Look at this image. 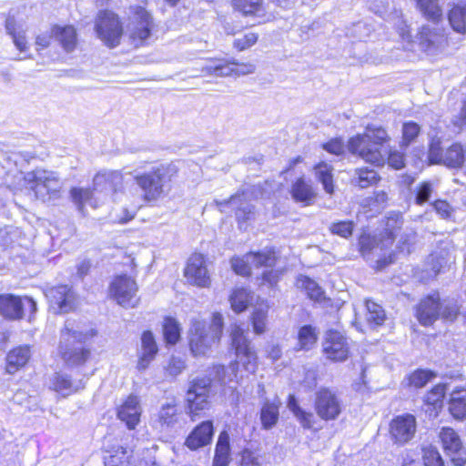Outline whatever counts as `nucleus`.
I'll use <instances>...</instances> for the list:
<instances>
[{
  "instance_id": "obj_1",
  "label": "nucleus",
  "mask_w": 466,
  "mask_h": 466,
  "mask_svg": "<svg viewBox=\"0 0 466 466\" xmlns=\"http://www.w3.org/2000/svg\"><path fill=\"white\" fill-rule=\"evenodd\" d=\"M94 336L92 329H83L75 320L66 321L61 330L58 353L67 367H80L89 360L91 351L83 343Z\"/></svg>"
},
{
  "instance_id": "obj_2",
  "label": "nucleus",
  "mask_w": 466,
  "mask_h": 466,
  "mask_svg": "<svg viewBox=\"0 0 466 466\" xmlns=\"http://www.w3.org/2000/svg\"><path fill=\"white\" fill-rule=\"evenodd\" d=\"M223 326V317L218 312L213 313L209 325H207L205 320L199 318L192 319L187 333L188 345L192 355L194 357L208 356L212 348L219 342Z\"/></svg>"
},
{
  "instance_id": "obj_3",
  "label": "nucleus",
  "mask_w": 466,
  "mask_h": 466,
  "mask_svg": "<svg viewBox=\"0 0 466 466\" xmlns=\"http://www.w3.org/2000/svg\"><path fill=\"white\" fill-rule=\"evenodd\" d=\"M178 168L173 163H158L150 170L134 176L147 201H156L171 189L172 180L177 176Z\"/></svg>"
},
{
  "instance_id": "obj_4",
  "label": "nucleus",
  "mask_w": 466,
  "mask_h": 466,
  "mask_svg": "<svg viewBox=\"0 0 466 466\" xmlns=\"http://www.w3.org/2000/svg\"><path fill=\"white\" fill-rule=\"evenodd\" d=\"M389 139L387 131L375 126L367 127L365 132L351 137L348 148L353 155L359 156L364 161L375 166H382L387 151L383 145Z\"/></svg>"
},
{
  "instance_id": "obj_5",
  "label": "nucleus",
  "mask_w": 466,
  "mask_h": 466,
  "mask_svg": "<svg viewBox=\"0 0 466 466\" xmlns=\"http://www.w3.org/2000/svg\"><path fill=\"white\" fill-rule=\"evenodd\" d=\"M24 181L35 196L43 201L57 198L64 186L56 172L46 169H35L25 173Z\"/></svg>"
},
{
  "instance_id": "obj_6",
  "label": "nucleus",
  "mask_w": 466,
  "mask_h": 466,
  "mask_svg": "<svg viewBox=\"0 0 466 466\" xmlns=\"http://www.w3.org/2000/svg\"><path fill=\"white\" fill-rule=\"evenodd\" d=\"M95 30L97 37L109 48L117 46L124 34L118 15L107 10L97 14Z\"/></svg>"
},
{
  "instance_id": "obj_7",
  "label": "nucleus",
  "mask_w": 466,
  "mask_h": 466,
  "mask_svg": "<svg viewBox=\"0 0 466 466\" xmlns=\"http://www.w3.org/2000/svg\"><path fill=\"white\" fill-rule=\"evenodd\" d=\"M314 409L323 420H334L343 410V402L339 393L329 388H320L315 393Z\"/></svg>"
},
{
  "instance_id": "obj_8",
  "label": "nucleus",
  "mask_w": 466,
  "mask_h": 466,
  "mask_svg": "<svg viewBox=\"0 0 466 466\" xmlns=\"http://www.w3.org/2000/svg\"><path fill=\"white\" fill-rule=\"evenodd\" d=\"M428 157L432 164H442L451 168L461 167L465 161V149L454 143L445 151L441 147L440 138L433 137L430 144Z\"/></svg>"
},
{
  "instance_id": "obj_9",
  "label": "nucleus",
  "mask_w": 466,
  "mask_h": 466,
  "mask_svg": "<svg viewBox=\"0 0 466 466\" xmlns=\"http://www.w3.org/2000/svg\"><path fill=\"white\" fill-rule=\"evenodd\" d=\"M210 379L198 378L191 382L187 391V401L191 420H196L203 411L209 409Z\"/></svg>"
},
{
  "instance_id": "obj_10",
  "label": "nucleus",
  "mask_w": 466,
  "mask_h": 466,
  "mask_svg": "<svg viewBox=\"0 0 466 466\" xmlns=\"http://www.w3.org/2000/svg\"><path fill=\"white\" fill-rule=\"evenodd\" d=\"M393 243V238L388 236L378 241L375 238L361 237L360 240V252L367 259L376 258L379 268H383L393 261L392 254L389 252Z\"/></svg>"
},
{
  "instance_id": "obj_11",
  "label": "nucleus",
  "mask_w": 466,
  "mask_h": 466,
  "mask_svg": "<svg viewBox=\"0 0 466 466\" xmlns=\"http://www.w3.org/2000/svg\"><path fill=\"white\" fill-rule=\"evenodd\" d=\"M275 262V252L271 249H265L260 252H249L242 258H233L231 267L238 275L248 276L252 268H271Z\"/></svg>"
},
{
  "instance_id": "obj_12",
  "label": "nucleus",
  "mask_w": 466,
  "mask_h": 466,
  "mask_svg": "<svg viewBox=\"0 0 466 466\" xmlns=\"http://www.w3.org/2000/svg\"><path fill=\"white\" fill-rule=\"evenodd\" d=\"M230 337L239 362L248 372L254 373L257 369V354L246 338L245 330L235 324L231 327Z\"/></svg>"
},
{
  "instance_id": "obj_13",
  "label": "nucleus",
  "mask_w": 466,
  "mask_h": 466,
  "mask_svg": "<svg viewBox=\"0 0 466 466\" xmlns=\"http://www.w3.org/2000/svg\"><path fill=\"white\" fill-rule=\"evenodd\" d=\"M153 27L154 22L150 14L144 7L137 6L129 17L127 32L132 42L138 45L149 37Z\"/></svg>"
},
{
  "instance_id": "obj_14",
  "label": "nucleus",
  "mask_w": 466,
  "mask_h": 466,
  "mask_svg": "<svg viewBox=\"0 0 466 466\" xmlns=\"http://www.w3.org/2000/svg\"><path fill=\"white\" fill-rule=\"evenodd\" d=\"M137 285L131 278L121 275L115 278L110 285V293L116 302L125 308H134L138 299Z\"/></svg>"
},
{
  "instance_id": "obj_15",
  "label": "nucleus",
  "mask_w": 466,
  "mask_h": 466,
  "mask_svg": "<svg viewBox=\"0 0 466 466\" xmlns=\"http://www.w3.org/2000/svg\"><path fill=\"white\" fill-rule=\"evenodd\" d=\"M25 310L31 313L36 310V303L31 298L21 299L11 294L0 295V314L5 318L21 319Z\"/></svg>"
},
{
  "instance_id": "obj_16",
  "label": "nucleus",
  "mask_w": 466,
  "mask_h": 466,
  "mask_svg": "<svg viewBox=\"0 0 466 466\" xmlns=\"http://www.w3.org/2000/svg\"><path fill=\"white\" fill-rule=\"evenodd\" d=\"M416 429V418L412 414L396 416L390 423V439L398 445H404L412 440Z\"/></svg>"
},
{
  "instance_id": "obj_17",
  "label": "nucleus",
  "mask_w": 466,
  "mask_h": 466,
  "mask_svg": "<svg viewBox=\"0 0 466 466\" xmlns=\"http://www.w3.org/2000/svg\"><path fill=\"white\" fill-rule=\"evenodd\" d=\"M323 352L327 359L333 361H344L349 357L350 347L347 338L339 330L326 332L323 341Z\"/></svg>"
},
{
  "instance_id": "obj_18",
  "label": "nucleus",
  "mask_w": 466,
  "mask_h": 466,
  "mask_svg": "<svg viewBox=\"0 0 466 466\" xmlns=\"http://www.w3.org/2000/svg\"><path fill=\"white\" fill-rule=\"evenodd\" d=\"M46 296L55 313H67L76 308V294L67 285H59L49 289L46 292Z\"/></svg>"
},
{
  "instance_id": "obj_19",
  "label": "nucleus",
  "mask_w": 466,
  "mask_h": 466,
  "mask_svg": "<svg viewBox=\"0 0 466 466\" xmlns=\"http://www.w3.org/2000/svg\"><path fill=\"white\" fill-rule=\"evenodd\" d=\"M442 447L451 457L455 466H463L466 463V453L458 433L451 428H442L440 432Z\"/></svg>"
},
{
  "instance_id": "obj_20",
  "label": "nucleus",
  "mask_w": 466,
  "mask_h": 466,
  "mask_svg": "<svg viewBox=\"0 0 466 466\" xmlns=\"http://www.w3.org/2000/svg\"><path fill=\"white\" fill-rule=\"evenodd\" d=\"M438 24L422 25L418 34L420 47L430 55L435 54L445 43L444 30Z\"/></svg>"
},
{
  "instance_id": "obj_21",
  "label": "nucleus",
  "mask_w": 466,
  "mask_h": 466,
  "mask_svg": "<svg viewBox=\"0 0 466 466\" xmlns=\"http://www.w3.org/2000/svg\"><path fill=\"white\" fill-rule=\"evenodd\" d=\"M256 66L251 63H224L222 61L212 62L202 68L205 75L216 76H246L255 72Z\"/></svg>"
},
{
  "instance_id": "obj_22",
  "label": "nucleus",
  "mask_w": 466,
  "mask_h": 466,
  "mask_svg": "<svg viewBox=\"0 0 466 466\" xmlns=\"http://www.w3.org/2000/svg\"><path fill=\"white\" fill-rule=\"evenodd\" d=\"M185 277L188 282L198 287H207L209 284L210 279L203 255L196 253L188 258Z\"/></svg>"
},
{
  "instance_id": "obj_23",
  "label": "nucleus",
  "mask_w": 466,
  "mask_h": 466,
  "mask_svg": "<svg viewBox=\"0 0 466 466\" xmlns=\"http://www.w3.org/2000/svg\"><path fill=\"white\" fill-rule=\"evenodd\" d=\"M215 202L222 212L225 211L227 206L234 209L238 221H248L254 215V208L247 201L244 193H237L228 200H216Z\"/></svg>"
},
{
  "instance_id": "obj_24",
  "label": "nucleus",
  "mask_w": 466,
  "mask_h": 466,
  "mask_svg": "<svg viewBox=\"0 0 466 466\" xmlns=\"http://www.w3.org/2000/svg\"><path fill=\"white\" fill-rule=\"evenodd\" d=\"M142 407L137 396L130 395L117 410L118 419L133 430L140 421Z\"/></svg>"
},
{
  "instance_id": "obj_25",
  "label": "nucleus",
  "mask_w": 466,
  "mask_h": 466,
  "mask_svg": "<svg viewBox=\"0 0 466 466\" xmlns=\"http://www.w3.org/2000/svg\"><path fill=\"white\" fill-rule=\"evenodd\" d=\"M440 315L441 304L438 293L426 297L417 308L418 320L424 326L432 324Z\"/></svg>"
},
{
  "instance_id": "obj_26",
  "label": "nucleus",
  "mask_w": 466,
  "mask_h": 466,
  "mask_svg": "<svg viewBox=\"0 0 466 466\" xmlns=\"http://www.w3.org/2000/svg\"><path fill=\"white\" fill-rule=\"evenodd\" d=\"M123 176L118 170H103L98 172L93 179L94 191L109 194L116 192L122 185Z\"/></svg>"
},
{
  "instance_id": "obj_27",
  "label": "nucleus",
  "mask_w": 466,
  "mask_h": 466,
  "mask_svg": "<svg viewBox=\"0 0 466 466\" xmlns=\"http://www.w3.org/2000/svg\"><path fill=\"white\" fill-rule=\"evenodd\" d=\"M49 388L62 397H67L84 388L81 380H73L65 372H56L49 378Z\"/></svg>"
},
{
  "instance_id": "obj_28",
  "label": "nucleus",
  "mask_w": 466,
  "mask_h": 466,
  "mask_svg": "<svg viewBox=\"0 0 466 466\" xmlns=\"http://www.w3.org/2000/svg\"><path fill=\"white\" fill-rule=\"evenodd\" d=\"M214 433L211 420L203 421L187 436L185 445L191 451H196L210 443Z\"/></svg>"
},
{
  "instance_id": "obj_29",
  "label": "nucleus",
  "mask_w": 466,
  "mask_h": 466,
  "mask_svg": "<svg viewBox=\"0 0 466 466\" xmlns=\"http://www.w3.org/2000/svg\"><path fill=\"white\" fill-rule=\"evenodd\" d=\"M179 408L175 400L161 404L155 421L156 427L160 431H167L173 428L179 420Z\"/></svg>"
},
{
  "instance_id": "obj_30",
  "label": "nucleus",
  "mask_w": 466,
  "mask_h": 466,
  "mask_svg": "<svg viewBox=\"0 0 466 466\" xmlns=\"http://www.w3.org/2000/svg\"><path fill=\"white\" fill-rule=\"evenodd\" d=\"M290 194L296 203L302 206H311L315 202L318 193L310 182L303 177L298 178L291 186Z\"/></svg>"
},
{
  "instance_id": "obj_31",
  "label": "nucleus",
  "mask_w": 466,
  "mask_h": 466,
  "mask_svg": "<svg viewBox=\"0 0 466 466\" xmlns=\"http://www.w3.org/2000/svg\"><path fill=\"white\" fill-rule=\"evenodd\" d=\"M158 351L155 338L151 331H145L141 337V349L137 368L143 371L147 369Z\"/></svg>"
},
{
  "instance_id": "obj_32",
  "label": "nucleus",
  "mask_w": 466,
  "mask_h": 466,
  "mask_svg": "<svg viewBox=\"0 0 466 466\" xmlns=\"http://www.w3.org/2000/svg\"><path fill=\"white\" fill-rule=\"evenodd\" d=\"M31 356L32 351L27 345L14 348L6 355V371L15 374L28 363Z\"/></svg>"
},
{
  "instance_id": "obj_33",
  "label": "nucleus",
  "mask_w": 466,
  "mask_h": 466,
  "mask_svg": "<svg viewBox=\"0 0 466 466\" xmlns=\"http://www.w3.org/2000/svg\"><path fill=\"white\" fill-rule=\"evenodd\" d=\"M52 35L66 52H72L76 47L77 34L74 26L55 25L52 27Z\"/></svg>"
},
{
  "instance_id": "obj_34",
  "label": "nucleus",
  "mask_w": 466,
  "mask_h": 466,
  "mask_svg": "<svg viewBox=\"0 0 466 466\" xmlns=\"http://www.w3.org/2000/svg\"><path fill=\"white\" fill-rule=\"evenodd\" d=\"M230 461V444L229 435L227 431H222L218 435L215 449L213 466H228Z\"/></svg>"
},
{
  "instance_id": "obj_35",
  "label": "nucleus",
  "mask_w": 466,
  "mask_h": 466,
  "mask_svg": "<svg viewBox=\"0 0 466 466\" xmlns=\"http://www.w3.org/2000/svg\"><path fill=\"white\" fill-rule=\"evenodd\" d=\"M449 411L455 420L466 419V390H455L451 393Z\"/></svg>"
},
{
  "instance_id": "obj_36",
  "label": "nucleus",
  "mask_w": 466,
  "mask_h": 466,
  "mask_svg": "<svg viewBox=\"0 0 466 466\" xmlns=\"http://www.w3.org/2000/svg\"><path fill=\"white\" fill-rule=\"evenodd\" d=\"M423 16L432 23L442 20L443 13L439 0H414Z\"/></svg>"
},
{
  "instance_id": "obj_37",
  "label": "nucleus",
  "mask_w": 466,
  "mask_h": 466,
  "mask_svg": "<svg viewBox=\"0 0 466 466\" xmlns=\"http://www.w3.org/2000/svg\"><path fill=\"white\" fill-rule=\"evenodd\" d=\"M232 5L235 10L246 16L264 15L263 0H232Z\"/></svg>"
},
{
  "instance_id": "obj_38",
  "label": "nucleus",
  "mask_w": 466,
  "mask_h": 466,
  "mask_svg": "<svg viewBox=\"0 0 466 466\" xmlns=\"http://www.w3.org/2000/svg\"><path fill=\"white\" fill-rule=\"evenodd\" d=\"M5 30L12 36L14 45L20 52H25L28 49L25 31L16 25L14 18L8 17L6 19Z\"/></svg>"
},
{
  "instance_id": "obj_39",
  "label": "nucleus",
  "mask_w": 466,
  "mask_h": 466,
  "mask_svg": "<svg viewBox=\"0 0 466 466\" xmlns=\"http://www.w3.org/2000/svg\"><path fill=\"white\" fill-rule=\"evenodd\" d=\"M378 173L369 167H360L354 170L351 183L360 188L369 187L379 181Z\"/></svg>"
},
{
  "instance_id": "obj_40",
  "label": "nucleus",
  "mask_w": 466,
  "mask_h": 466,
  "mask_svg": "<svg viewBox=\"0 0 466 466\" xmlns=\"http://www.w3.org/2000/svg\"><path fill=\"white\" fill-rule=\"evenodd\" d=\"M288 408L294 414L299 423L305 429H310L315 423V416L310 411L304 410L298 403L296 398L290 395L288 401Z\"/></svg>"
},
{
  "instance_id": "obj_41",
  "label": "nucleus",
  "mask_w": 466,
  "mask_h": 466,
  "mask_svg": "<svg viewBox=\"0 0 466 466\" xmlns=\"http://www.w3.org/2000/svg\"><path fill=\"white\" fill-rule=\"evenodd\" d=\"M449 22L454 31L466 34V4H458L451 8Z\"/></svg>"
},
{
  "instance_id": "obj_42",
  "label": "nucleus",
  "mask_w": 466,
  "mask_h": 466,
  "mask_svg": "<svg viewBox=\"0 0 466 466\" xmlns=\"http://www.w3.org/2000/svg\"><path fill=\"white\" fill-rule=\"evenodd\" d=\"M314 169L316 178L322 184L325 192L332 194L334 192L333 167L327 163L321 162L316 165Z\"/></svg>"
},
{
  "instance_id": "obj_43",
  "label": "nucleus",
  "mask_w": 466,
  "mask_h": 466,
  "mask_svg": "<svg viewBox=\"0 0 466 466\" xmlns=\"http://www.w3.org/2000/svg\"><path fill=\"white\" fill-rule=\"evenodd\" d=\"M252 294L246 289L238 288L233 290L232 294L229 297V301L231 304L232 309L237 312L244 311L250 301L252 300Z\"/></svg>"
},
{
  "instance_id": "obj_44",
  "label": "nucleus",
  "mask_w": 466,
  "mask_h": 466,
  "mask_svg": "<svg viewBox=\"0 0 466 466\" xmlns=\"http://www.w3.org/2000/svg\"><path fill=\"white\" fill-rule=\"evenodd\" d=\"M95 192L94 188L73 187L70 190V196L73 202L77 206L78 210L84 213L86 204L96 207V203L93 202Z\"/></svg>"
},
{
  "instance_id": "obj_45",
  "label": "nucleus",
  "mask_w": 466,
  "mask_h": 466,
  "mask_svg": "<svg viewBox=\"0 0 466 466\" xmlns=\"http://www.w3.org/2000/svg\"><path fill=\"white\" fill-rule=\"evenodd\" d=\"M317 333L315 328L310 325L301 327L298 333L299 348L298 350H309L317 342Z\"/></svg>"
},
{
  "instance_id": "obj_46",
  "label": "nucleus",
  "mask_w": 466,
  "mask_h": 466,
  "mask_svg": "<svg viewBox=\"0 0 466 466\" xmlns=\"http://www.w3.org/2000/svg\"><path fill=\"white\" fill-rule=\"evenodd\" d=\"M260 420L265 429L272 428L279 420V404L265 402L261 409Z\"/></svg>"
},
{
  "instance_id": "obj_47",
  "label": "nucleus",
  "mask_w": 466,
  "mask_h": 466,
  "mask_svg": "<svg viewBox=\"0 0 466 466\" xmlns=\"http://www.w3.org/2000/svg\"><path fill=\"white\" fill-rule=\"evenodd\" d=\"M296 284L298 288L304 289L311 299L320 300L322 299L323 291L321 288L311 279L299 276Z\"/></svg>"
},
{
  "instance_id": "obj_48",
  "label": "nucleus",
  "mask_w": 466,
  "mask_h": 466,
  "mask_svg": "<svg viewBox=\"0 0 466 466\" xmlns=\"http://www.w3.org/2000/svg\"><path fill=\"white\" fill-rule=\"evenodd\" d=\"M181 328L173 318L167 317L164 320L163 333L167 343L176 344L180 339Z\"/></svg>"
},
{
  "instance_id": "obj_49",
  "label": "nucleus",
  "mask_w": 466,
  "mask_h": 466,
  "mask_svg": "<svg viewBox=\"0 0 466 466\" xmlns=\"http://www.w3.org/2000/svg\"><path fill=\"white\" fill-rule=\"evenodd\" d=\"M366 319L370 324L380 326L385 320V312L380 305L372 300H366Z\"/></svg>"
},
{
  "instance_id": "obj_50",
  "label": "nucleus",
  "mask_w": 466,
  "mask_h": 466,
  "mask_svg": "<svg viewBox=\"0 0 466 466\" xmlns=\"http://www.w3.org/2000/svg\"><path fill=\"white\" fill-rule=\"evenodd\" d=\"M268 306L267 304H259L252 314V325L255 333L262 334L266 330V322Z\"/></svg>"
},
{
  "instance_id": "obj_51",
  "label": "nucleus",
  "mask_w": 466,
  "mask_h": 466,
  "mask_svg": "<svg viewBox=\"0 0 466 466\" xmlns=\"http://www.w3.org/2000/svg\"><path fill=\"white\" fill-rule=\"evenodd\" d=\"M412 192L415 203L421 206L431 199L433 193V185L430 181H423L416 186Z\"/></svg>"
},
{
  "instance_id": "obj_52",
  "label": "nucleus",
  "mask_w": 466,
  "mask_h": 466,
  "mask_svg": "<svg viewBox=\"0 0 466 466\" xmlns=\"http://www.w3.org/2000/svg\"><path fill=\"white\" fill-rule=\"evenodd\" d=\"M129 455L127 449L117 448L114 453L105 457V466H128Z\"/></svg>"
},
{
  "instance_id": "obj_53",
  "label": "nucleus",
  "mask_w": 466,
  "mask_h": 466,
  "mask_svg": "<svg viewBox=\"0 0 466 466\" xmlns=\"http://www.w3.org/2000/svg\"><path fill=\"white\" fill-rule=\"evenodd\" d=\"M446 393L445 384H437L426 395L425 402L434 408L441 407Z\"/></svg>"
},
{
  "instance_id": "obj_54",
  "label": "nucleus",
  "mask_w": 466,
  "mask_h": 466,
  "mask_svg": "<svg viewBox=\"0 0 466 466\" xmlns=\"http://www.w3.org/2000/svg\"><path fill=\"white\" fill-rule=\"evenodd\" d=\"M436 377V374L427 370H417L409 377L410 385L415 388L424 387L431 380Z\"/></svg>"
},
{
  "instance_id": "obj_55",
  "label": "nucleus",
  "mask_w": 466,
  "mask_h": 466,
  "mask_svg": "<svg viewBox=\"0 0 466 466\" xmlns=\"http://www.w3.org/2000/svg\"><path fill=\"white\" fill-rule=\"evenodd\" d=\"M354 224L352 221H339L332 223L329 227V230L334 235L347 238L351 236Z\"/></svg>"
},
{
  "instance_id": "obj_56",
  "label": "nucleus",
  "mask_w": 466,
  "mask_h": 466,
  "mask_svg": "<svg viewBox=\"0 0 466 466\" xmlns=\"http://www.w3.org/2000/svg\"><path fill=\"white\" fill-rule=\"evenodd\" d=\"M425 466H444V461L436 448L429 447L423 450Z\"/></svg>"
},
{
  "instance_id": "obj_57",
  "label": "nucleus",
  "mask_w": 466,
  "mask_h": 466,
  "mask_svg": "<svg viewBox=\"0 0 466 466\" xmlns=\"http://www.w3.org/2000/svg\"><path fill=\"white\" fill-rule=\"evenodd\" d=\"M257 41L258 35L253 32H248L242 36L235 38L233 46L238 50L243 51L255 45Z\"/></svg>"
},
{
  "instance_id": "obj_58",
  "label": "nucleus",
  "mask_w": 466,
  "mask_h": 466,
  "mask_svg": "<svg viewBox=\"0 0 466 466\" xmlns=\"http://www.w3.org/2000/svg\"><path fill=\"white\" fill-rule=\"evenodd\" d=\"M420 131V126L415 122H407L403 124L402 136L406 144L413 141Z\"/></svg>"
},
{
  "instance_id": "obj_59",
  "label": "nucleus",
  "mask_w": 466,
  "mask_h": 466,
  "mask_svg": "<svg viewBox=\"0 0 466 466\" xmlns=\"http://www.w3.org/2000/svg\"><path fill=\"white\" fill-rule=\"evenodd\" d=\"M186 365L184 360L179 358H171L169 360L168 366L167 368V371L169 375L176 377L182 372L185 369Z\"/></svg>"
},
{
  "instance_id": "obj_60",
  "label": "nucleus",
  "mask_w": 466,
  "mask_h": 466,
  "mask_svg": "<svg viewBox=\"0 0 466 466\" xmlns=\"http://www.w3.org/2000/svg\"><path fill=\"white\" fill-rule=\"evenodd\" d=\"M388 164L395 169H400L404 167V155L398 151H392L389 154Z\"/></svg>"
},
{
  "instance_id": "obj_61",
  "label": "nucleus",
  "mask_w": 466,
  "mask_h": 466,
  "mask_svg": "<svg viewBox=\"0 0 466 466\" xmlns=\"http://www.w3.org/2000/svg\"><path fill=\"white\" fill-rule=\"evenodd\" d=\"M54 35L52 31L50 33L46 32L38 35L35 38L36 50L40 51L49 46Z\"/></svg>"
},
{
  "instance_id": "obj_62",
  "label": "nucleus",
  "mask_w": 466,
  "mask_h": 466,
  "mask_svg": "<svg viewBox=\"0 0 466 466\" xmlns=\"http://www.w3.org/2000/svg\"><path fill=\"white\" fill-rule=\"evenodd\" d=\"M323 147L328 152L334 154L336 156L340 155L341 153H343V150H344V145H343L342 141L339 139L331 140V141L324 144Z\"/></svg>"
},
{
  "instance_id": "obj_63",
  "label": "nucleus",
  "mask_w": 466,
  "mask_h": 466,
  "mask_svg": "<svg viewBox=\"0 0 466 466\" xmlns=\"http://www.w3.org/2000/svg\"><path fill=\"white\" fill-rule=\"evenodd\" d=\"M458 314V307L455 303H448L443 307L441 315L443 319L453 320Z\"/></svg>"
},
{
  "instance_id": "obj_64",
  "label": "nucleus",
  "mask_w": 466,
  "mask_h": 466,
  "mask_svg": "<svg viewBox=\"0 0 466 466\" xmlns=\"http://www.w3.org/2000/svg\"><path fill=\"white\" fill-rule=\"evenodd\" d=\"M242 466H259L258 458L250 451L245 450L242 453Z\"/></svg>"
}]
</instances>
